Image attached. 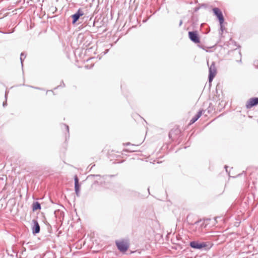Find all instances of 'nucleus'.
<instances>
[{"mask_svg":"<svg viewBox=\"0 0 258 258\" xmlns=\"http://www.w3.org/2000/svg\"><path fill=\"white\" fill-rule=\"evenodd\" d=\"M200 8L199 7H197V8H195V12H197L199 10Z\"/></svg>","mask_w":258,"mask_h":258,"instance_id":"a211bd4d","label":"nucleus"},{"mask_svg":"<svg viewBox=\"0 0 258 258\" xmlns=\"http://www.w3.org/2000/svg\"><path fill=\"white\" fill-rule=\"evenodd\" d=\"M115 243L117 248L121 252H125L128 249V245L127 243L123 240L116 241Z\"/></svg>","mask_w":258,"mask_h":258,"instance_id":"7ed1b4c3","label":"nucleus"},{"mask_svg":"<svg viewBox=\"0 0 258 258\" xmlns=\"http://www.w3.org/2000/svg\"><path fill=\"white\" fill-rule=\"evenodd\" d=\"M91 176H100L99 175H91Z\"/></svg>","mask_w":258,"mask_h":258,"instance_id":"a878e982","label":"nucleus"},{"mask_svg":"<svg viewBox=\"0 0 258 258\" xmlns=\"http://www.w3.org/2000/svg\"><path fill=\"white\" fill-rule=\"evenodd\" d=\"M175 131H177L178 133L179 132V131L178 130H176Z\"/></svg>","mask_w":258,"mask_h":258,"instance_id":"cd10ccee","label":"nucleus"},{"mask_svg":"<svg viewBox=\"0 0 258 258\" xmlns=\"http://www.w3.org/2000/svg\"><path fill=\"white\" fill-rule=\"evenodd\" d=\"M33 225L32 227V233L33 234H37L40 232V226L38 222L36 220L33 221Z\"/></svg>","mask_w":258,"mask_h":258,"instance_id":"6e6552de","label":"nucleus"},{"mask_svg":"<svg viewBox=\"0 0 258 258\" xmlns=\"http://www.w3.org/2000/svg\"><path fill=\"white\" fill-rule=\"evenodd\" d=\"M124 151L125 152H133L136 151L137 150L135 149H134V148H129L127 149H125Z\"/></svg>","mask_w":258,"mask_h":258,"instance_id":"4468645a","label":"nucleus"},{"mask_svg":"<svg viewBox=\"0 0 258 258\" xmlns=\"http://www.w3.org/2000/svg\"><path fill=\"white\" fill-rule=\"evenodd\" d=\"M205 111V110H200L197 114L195 115L194 117L192 118V119L190 121V124H192L194 122H195L202 115L203 112Z\"/></svg>","mask_w":258,"mask_h":258,"instance_id":"9d476101","label":"nucleus"},{"mask_svg":"<svg viewBox=\"0 0 258 258\" xmlns=\"http://www.w3.org/2000/svg\"><path fill=\"white\" fill-rule=\"evenodd\" d=\"M182 24V21L180 20L179 22V26H181Z\"/></svg>","mask_w":258,"mask_h":258,"instance_id":"6ab92c4d","label":"nucleus"},{"mask_svg":"<svg viewBox=\"0 0 258 258\" xmlns=\"http://www.w3.org/2000/svg\"><path fill=\"white\" fill-rule=\"evenodd\" d=\"M213 11L215 15H216L219 20L220 23H223L224 21V18L223 16V14L220 9L218 8H215L213 9Z\"/></svg>","mask_w":258,"mask_h":258,"instance_id":"39448f33","label":"nucleus"},{"mask_svg":"<svg viewBox=\"0 0 258 258\" xmlns=\"http://www.w3.org/2000/svg\"><path fill=\"white\" fill-rule=\"evenodd\" d=\"M223 23H220V29H221V32H222V33L223 32V29H224V26H223Z\"/></svg>","mask_w":258,"mask_h":258,"instance_id":"2eb2a0df","label":"nucleus"},{"mask_svg":"<svg viewBox=\"0 0 258 258\" xmlns=\"http://www.w3.org/2000/svg\"><path fill=\"white\" fill-rule=\"evenodd\" d=\"M41 209L40 204L38 202H35L33 203L32 210L33 211Z\"/></svg>","mask_w":258,"mask_h":258,"instance_id":"9b49d317","label":"nucleus"},{"mask_svg":"<svg viewBox=\"0 0 258 258\" xmlns=\"http://www.w3.org/2000/svg\"><path fill=\"white\" fill-rule=\"evenodd\" d=\"M84 13L81 9H79L78 11L72 16L73 19L72 24H75L79 19L80 17L84 15Z\"/></svg>","mask_w":258,"mask_h":258,"instance_id":"0eeeda50","label":"nucleus"},{"mask_svg":"<svg viewBox=\"0 0 258 258\" xmlns=\"http://www.w3.org/2000/svg\"><path fill=\"white\" fill-rule=\"evenodd\" d=\"M225 168H226V171L227 172V166H225Z\"/></svg>","mask_w":258,"mask_h":258,"instance_id":"bb28decb","label":"nucleus"},{"mask_svg":"<svg viewBox=\"0 0 258 258\" xmlns=\"http://www.w3.org/2000/svg\"><path fill=\"white\" fill-rule=\"evenodd\" d=\"M34 89H37V90H41V88H39V87H34Z\"/></svg>","mask_w":258,"mask_h":258,"instance_id":"412c9836","label":"nucleus"},{"mask_svg":"<svg viewBox=\"0 0 258 258\" xmlns=\"http://www.w3.org/2000/svg\"><path fill=\"white\" fill-rule=\"evenodd\" d=\"M26 56V55L25 54H24V53H23V52L21 53V56H20V60H21V65H22V67H23V61L24 60V59L25 58Z\"/></svg>","mask_w":258,"mask_h":258,"instance_id":"f8f14e48","label":"nucleus"},{"mask_svg":"<svg viewBox=\"0 0 258 258\" xmlns=\"http://www.w3.org/2000/svg\"><path fill=\"white\" fill-rule=\"evenodd\" d=\"M188 36L190 40L195 43H198L200 42V38L197 31L189 32Z\"/></svg>","mask_w":258,"mask_h":258,"instance_id":"20e7f679","label":"nucleus"},{"mask_svg":"<svg viewBox=\"0 0 258 258\" xmlns=\"http://www.w3.org/2000/svg\"><path fill=\"white\" fill-rule=\"evenodd\" d=\"M61 83H62V84H61V85H62V86L63 87H64V86H65V84H64V83H63V81H62V82H61Z\"/></svg>","mask_w":258,"mask_h":258,"instance_id":"b1692460","label":"nucleus"},{"mask_svg":"<svg viewBox=\"0 0 258 258\" xmlns=\"http://www.w3.org/2000/svg\"><path fill=\"white\" fill-rule=\"evenodd\" d=\"M238 61V62H241V59H240V60H239V61Z\"/></svg>","mask_w":258,"mask_h":258,"instance_id":"c85d7f7f","label":"nucleus"},{"mask_svg":"<svg viewBox=\"0 0 258 258\" xmlns=\"http://www.w3.org/2000/svg\"><path fill=\"white\" fill-rule=\"evenodd\" d=\"M189 246L195 249H202L205 248L206 250H209L212 245L208 246L207 243L205 242H199L198 241H192L189 243Z\"/></svg>","mask_w":258,"mask_h":258,"instance_id":"f257e3e1","label":"nucleus"},{"mask_svg":"<svg viewBox=\"0 0 258 258\" xmlns=\"http://www.w3.org/2000/svg\"><path fill=\"white\" fill-rule=\"evenodd\" d=\"M123 145H125V146H128V145H130L131 143L128 142V143H126V144H124Z\"/></svg>","mask_w":258,"mask_h":258,"instance_id":"aec40b11","label":"nucleus"},{"mask_svg":"<svg viewBox=\"0 0 258 258\" xmlns=\"http://www.w3.org/2000/svg\"><path fill=\"white\" fill-rule=\"evenodd\" d=\"M8 94V92L6 91V92H5V99H6V101L5 102H4L3 104V105L4 107H5V106H6L7 105V99Z\"/></svg>","mask_w":258,"mask_h":258,"instance_id":"ddd939ff","label":"nucleus"},{"mask_svg":"<svg viewBox=\"0 0 258 258\" xmlns=\"http://www.w3.org/2000/svg\"><path fill=\"white\" fill-rule=\"evenodd\" d=\"M206 220H207V221L210 220V219H207Z\"/></svg>","mask_w":258,"mask_h":258,"instance_id":"c756f323","label":"nucleus"},{"mask_svg":"<svg viewBox=\"0 0 258 258\" xmlns=\"http://www.w3.org/2000/svg\"><path fill=\"white\" fill-rule=\"evenodd\" d=\"M63 125L65 127L67 131L69 133V126L68 125L66 124H64Z\"/></svg>","mask_w":258,"mask_h":258,"instance_id":"dca6fc26","label":"nucleus"},{"mask_svg":"<svg viewBox=\"0 0 258 258\" xmlns=\"http://www.w3.org/2000/svg\"><path fill=\"white\" fill-rule=\"evenodd\" d=\"M75 190L77 197L80 196V185L79 183V179L77 175L75 176Z\"/></svg>","mask_w":258,"mask_h":258,"instance_id":"1a4fd4ad","label":"nucleus"},{"mask_svg":"<svg viewBox=\"0 0 258 258\" xmlns=\"http://www.w3.org/2000/svg\"><path fill=\"white\" fill-rule=\"evenodd\" d=\"M209 81L211 82L213 81V78L215 76L217 73L215 63L214 61H213L212 64L209 67Z\"/></svg>","mask_w":258,"mask_h":258,"instance_id":"f03ea898","label":"nucleus"},{"mask_svg":"<svg viewBox=\"0 0 258 258\" xmlns=\"http://www.w3.org/2000/svg\"><path fill=\"white\" fill-rule=\"evenodd\" d=\"M93 66V65L91 66V68H92ZM85 68H86V69H90V68H91V67H90V68H88V66H87V65H86V66H85Z\"/></svg>","mask_w":258,"mask_h":258,"instance_id":"4be33fe9","label":"nucleus"},{"mask_svg":"<svg viewBox=\"0 0 258 258\" xmlns=\"http://www.w3.org/2000/svg\"><path fill=\"white\" fill-rule=\"evenodd\" d=\"M61 83H62V84H61V85H62V86L63 87H64V86H65V84H64V83H63V81H62V82H61Z\"/></svg>","mask_w":258,"mask_h":258,"instance_id":"393cba45","label":"nucleus"},{"mask_svg":"<svg viewBox=\"0 0 258 258\" xmlns=\"http://www.w3.org/2000/svg\"><path fill=\"white\" fill-rule=\"evenodd\" d=\"M172 134H173V130H171L169 134V137L170 138H172Z\"/></svg>","mask_w":258,"mask_h":258,"instance_id":"f3484780","label":"nucleus"},{"mask_svg":"<svg viewBox=\"0 0 258 258\" xmlns=\"http://www.w3.org/2000/svg\"><path fill=\"white\" fill-rule=\"evenodd\" d=\"M26 86L27 87H29L30 88H34V86H31V85H26Z\"/></svg>","mask_w":258,"mask_h":258,"instance_id":"5701e85b","label":"nucleus"},{"mask_svg":"<svg viewBox=\"0 0 258 258\" xmlns=\"http://www.w3.org/2000/svg\"><path fill=\"white\" fill-rule=\"evenodd\" d=\"M258 104V98L254 97L250 98L246 102L245 106L249 109Z\"/></svg>","mask_w":258,"mask_h":258,"instance_id":"423d86ee","label":"nucleus"}]
</instances>
